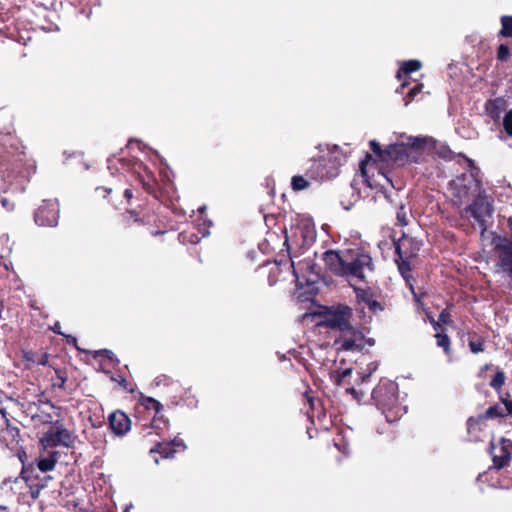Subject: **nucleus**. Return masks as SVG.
Instances as JSON below:
<instances>
[{"mask_svg":"<svg viewBox=\"0 0 512 512\" xmlns=\"http://www.w3.org/2000/svg\"><path fill=\"white\" fill-rule=\"evenodd\" d=\"M370 378V374H366L365 376L361 377L362 382L368 380Z\"/></svg>","mask_w":512,"mask_h":512,"instance_id":"nucleus-55","label":"nucleus"},{"mask_svg":"<svg viewBox=\"0 0 512 512\" xmlns=\"http://www.w3.org/2000/svg\"><path fill=\"white\" fill-rule=\"evenodd\" d=\"M76 436L59 420L53 422L52 426L43 433L39 439V448L41 451H47L49 448L64 446L72 448L75 444Z\"/></svg>","mask_w":512,"mask_h":512,"instance_id":"nucleus-9","label":"nucleus"},{"mask_svg":"<svg viewBox=\"0 0 512 512\" xmlns=\"http://www.w3.org/2000/svg\"><path fill=\"white\" fill-rule=\"evenodd\" d=\"M422 89H423V84L422 83H416L412 88L409 89V91L407 92L404 100H405V104H409L411 101L414 100V98L422 92Z\"/></svg>","mask_w":512,"mask_h":512,"instance_id":"nucleus-34","label":"nucleus"},{"mask_svg":"<svg viewBox=\"0 0 512 512\" xmlns=\"http://www.w3.org/2000/svg\"><path fill=\"white\" fill-rule=\"evenodd\" d=\"M501 29L497 36L503 38L512 37V15H503L500 17Z\"/></svg>","mask_w":512,"mask_h":512,"instance_id":"nucleus-24","label":"nucleus"},{"mask_svg":"<svg viewBox=\"0 0 512 512\" xmlns=\"http://www.w3.org/2000/svg\"><path fill=\"white\" fill-rule=\"evenodd\" d=\"M99 354H100V355H103V356H105V357H107V358H110V354H112V352H111L110 350L104 349V350H101V351L99 352Z\"/></svg>","mask_w":512,"mask_h":512,"instance_id":"nucleus-51","label":"nucleus"},{"mask_svg":"<svg viewBox=\"0 0 512 512\" xmlns=\"http://www.w3.org/2000/svg\"><path fill=\"white\" fill-rule=\"evenodd\" d=\"M428 139L425 137H408L406 142L394 143L382 149L381 145L376 140H371L369 146L373 152L366 154L365 158L360 162V169L362 174H366V166L376 161L386 163L388 165L404 166L408 163H417L423 156L427 147Z\"/></svg>","mask_w":512,"mask_h":512,"instance_id":"nucleus-1","label":"nucleus"},{"mask_svg":"<svg viewBox=\"0 0 512 512\" xmlns=\"http://www.w3.org/2000/svg\"><path fill=\"white\" fill-rule=\"evenodd\" d=\"M507 442H510V440H508L504 437H502L500 439V443L502 444L500 455L493 454V450L496 448V445L494 444V442H490L489 453L492 455L493 464L491 467H489V471H492V470L498 471V470H501L509 465L511 458H512V454L509 451L508 447L505 445Z\"/></svg>","mask_w":512,"mask_h":512,"instance_id":"nucleus-16","label":"nucleus"},{"mask_svg":"<svg viewBox=\"0 0 512 512\" xmlns=\"http://www.w3.org/2000/svg\"><path fill=\"white\" fill-rule=\"evenodd\" d=\"M485 420H480L479 415L477 417H469L467 420V431L469 434L480 431L481 430V424Z\"/></svg>","mask_w":512,"mask_h":512,"instance_id":"nucleus-33","label":"nucleus"},{"mask_svg":"<svg viewBox=\"0 0 512 512\" xmlns=\"http://www.w3.org/2000/svg\"><path fill=\"white\" fill-rule=\"evenodd\" d=\"M372 400L385 415L388 422H394L403 414L399 402L398 385L390 380H381L372 391Z\"/></svg>","mask_w":512,"mask_h":512,"instance_id":"nucleus-6","label":"nucleus"},{"mask_svg":"<svg viewBox=\"0 0 512 512\" xmlns=\"http://www.w3.org/2000/svg\"><path fill=\"white\" fill-rule=\"evenodd\" d=\"M500 400H501L502 404L504 405L503 411H504L505 417L508 415L512 416V400L503 398V397H500Z\"/></svg>","mask_w":512,"mask_h":512,"instance_id":"nucleus-41","label":"nucleus"},{"mask_svg":"<svg viewBox=\"0 0 512 512\" xmlns=\"http://www.w3.org/2000/svg\"><path fill=\"white\" fill-rule=\"evenodd\" d=\"M352 368H346L344 370H336L330 374V377L335 385L343 386L346 378L352 374Z\"/></svg>","mask_w":512,"mask_h":512,"instance_id":"nucleus-27","label":"nucleus"},{"mask_svg":"<svg viewBox=\"0 0 512 512\" xmlns=\"http://www.w3.org/2000/svg\"><path fill=\"white\" fill-rule=\"evenodd\" d=\"M266 265H269V262H266L265 264H263V266H266ZM259 267H262V265H260Z\"/></svg>","mask_w":512,"mask_h":512,"instance_id":"nucleus-58","label":"nucleus"},{"mask_svg":"<svg viewBox=\"0 0 512 512\" xmlns=\"http://www.w3.org/2000/svg\"><path fill=\"white\" fill-rule=\"evenodd\" d=\"M2 424L0 425V444L14 450L20 442V429L7 417L5 409L0 408Z\"/></svg>","mask_w":512,"mask_h":512,"instance_id":"nucleus-12","label":"nucleus"},{"mask_svg":"<svg viewBox=\"0 0 512 512\" xmlns=\"http://www.w3.org/2000/svg\"><path fill=\"white\" fill-rule=\"evenodd\" d=\"M360 313L362 314L361 317L363 318V321H362L361 325L369 324L371 322V316H366L365 315L364 308H362L360 310Z\"/></svg>","mask_w":512,"mask_h":512,"instance_id":"nucleus-47","label":"nucleus"},{"mask_svg":"<svg viewBox=\"0 0 512 512\" xmlns=\"http://www.w3.org/2000/svg\"><path fill=\"white\" fill-rule=\"evenodd\" d=\"M310 186V182L301 175H295L291 179V187L294 191H301Z\"/></svg>","mask_w":512,"mask_h":512,"instance_id":"nucleus-31","label":"nucleus"},{"mask_svg":"<svg viewBox=\"0 0 512 512\" xmlns=\"http://www.w3.org/2000/svg\"><path fill=\"white\" fill-rule=\"evenodd\" d=\"M325 161L333 164L334 171L329 172V175L336 176L337 169L339 166L343 164V161H345V157L340 155L339 151L335 149L329 153L328 158L325 159Z\"/></svg>","mask_w":512,"mask_h":512,"instance_id":"nucleus-25","label":"nucleus"},{"mask_svg":"<svg viewBox=\"0 0 512 512\" xmlns=\"http://www.w3.org/2000/svg\"><path fill=\"white\" fill-rule=\"evenodd\" d=\"M429 321L432 324L434 330L437 332L442 331L444 329L439 321V319L436 321L433 317L429 316Z\"/></svg>","mask_w":512,"mask_h":512,"instance_id":"nucleus-46","label":"nucleus"},{"mask_svg":"<svg viewBox=\"0 0 512 512\" xmlns=\"http://www.w3.org/2000/svg\"><path fill=\"white\" fill-rule=\"evenodd\" d=\"M56 376L52 378V387L64 389L67 382V373L61 369L55 370Z\"/></svg>","mask_w":512,"mask_h":512,"instance_id":"nucleus-30","label":"nucleus"},{"mask_svg":"<svg viewBox=\"0 0 512 512\" xmlns=\"http://www.w3.org/2000/svg\"><path fill=\"white\" fill-rule=\"evenodd\" d=\"M36 357H37V355L34 354L33 352H27V353H25V356H24V358L27 361L32 362V363H33V360H36Z\"/></svg>","mask_w":512,"mask_h":512,"instance_id":"nucleus-50","label":"nucleus"},{"mask_svg":"<svg viewBox=\"0 0 512 512\" xmlns=\"http://www.w3.org/2000/svg\"><path fill=\"white\" fill-rule=\"evenodd\" d=\"M49 356L47 353L37 355L36 360H33L34 364L45 366L48 364Z\"/></svg>","mask_w":512,"mask_h":512,"instance_id":"nucleus-42","label":"nucleus"},{"mask_svg":"<svg viewBox=\"0 0 512 512\" xmlns=\"http://www.w3.org/2000/svg\"><path fill=\"white\" fill-rule=\"evenodd\" d=\"M352 317L353 310L348 305L330 306L323 312V325L341 333V339L335 341V344L340 343V350L362 351L365 335L361 328L352 324Z\"/></svg>","mask_w":512,"mask_h":512,"instance_id":"nucleus-3","label":"nucleus"},{"mask_svg":"<svg viewBox=\"0 0 512 512\" xmlns=\"http://www.w3.org/2000/svg\"><path fill=\"white\" fill-rule=\"evenodd\" d=\"M178 239L184 245L190 244L192 243V233L184 230L178 234Z\"/></svg>","mask_w":512,"mask_h":512,"instance_id":"nucleus-40","label":"nucleus"},{"mask_svg":"<svg viewBox=\"0 0 512 512\" xmlns=\"http://www.w3.org/2000/svg\"><path fill=\"white\" fill-rule=\"evenodd\" d=\"M162 404L156 399L141 394L135 405L136 426L140 429L143 438L153 434L162 438L168 431L169 421L161 414Z\"/></svg>","mask_w":512,"mask_h":512,"instance_id":"nucleus-5","label":"nucleus"},{"mask_svg":"<svg viewBox=\"0 0 512 512\" xmlns=\"http://www.w3.org/2000/svg\"><path fill=\"white\" fill-rule=\"evenodd\" d=\"M322 259L327 270L349 281L367 282V274L374 271L372 257L364 251L341 254L339 251L327 250Z\"/></svg>","mask_w":512,"mask_h":512,"instance_id":"nucleus-2","label":"nucleus"},{"mask_svg":"<svg viewBox=\"0 0 512 512\" xmlns=\"http://www.w3.org/2000/svg\"><path fill=\"white\" fill-rule=\"evenodd\" d=\"M27 486L33 500H37L40 497L41 491L46 488V484H34V482L28 483Z\"/></svg>","mask_w":512,"mask_h":512,"instance_id":"nucleus-35","label":"nucleus"},{"mask_svg":"<svg viewBox=\"0 0 512 512\" xmlns=\"http://www.w3.org/2000/svg\"><path fill=\"white\" fill-rule=\"evenodd\" d=\"M16 456L22 465H24V463H27V453L24 447H20L16 451Z\"/></svg>","mask_w":512,"mask_h":512,"instance_id":"nucleus-43","label":"nucleus"},{"mask_svg":"<svg viewBox=\"0 0 512 512\" xmlns=\"http://www.w3.org/2000/svg\"><path fill=\"white\" fill-rule=\"evenodd\" d=\"M396 218H397V222L399 225L406 226L408 224L407 213H406V209H405L404 205H401L398 208Z\"/></svg>","mask_w":512,"mask_h":512,"instance_id":"nucleus-37","label":"nucleus"},{"mask_svg":"<svg viewBox=\"0 0 512 512\" xmlns=\"http://www.w3.org/2000/svg\"><path fill=\"white\" fill-rule=\"evenodd\" d=\"M436 344L438 347L442 348L445 355L450 356L452 354L451 349V340L449 336L446 334L445 329L439 331L435 334Z\"/></svg>","mask_w":512,"mask_h":512,"instance_id":"nucleus-22","label":"nucleus"},{"mask_svg":"<svg viewBox=\"0 0 512 512\" xmlns=\"http://www.w3.org/2000/svg\"><path fill=\"white\" fill-rule=\"evenodd\" d=\"M154 462H155L156 464H158L159 460H158V458H157V457H154Z\"/></svg>","mask_w":512,"mask_h":512,"instance_id":"nucleus-56","label":"nucleus"},{"mask_svg":"<svg viewBox=\"0 0 512 512\" xmlns=\"http://www.w3.org/2000/svg\"><path fill=\"white\" fill-rule=\"evenodd\" d=\"M366 343L369 344L370 346H373L375 344V340L373 338H369L366 340Z\"/></svg>","mask_w":512,"mask_h":512,"instance_id":"nucleus-53","label":"nucleus"},{"mask_svg":"<svg viewBox=\"0 0 512 512\" xmlns=\"http://www.w3.org/2000/svg\"><path fill=\"white\" fill-rule=\"evenodd\" d=\"M503 129L508 136L512 137V108L506 112L503 118Z\"/></svg>","mask_w":512,"mask_h":512,"instance_id":"nucleus-36","label":"nucleus"},{"mask_svg":"<svg viewBox=\"0 0 512 512\" xmlns=\"http://www.w3.org/2000/svg\"><path fill=\"white\" fill-rule=\"evenodd\" d=\"M1 204L4 208H6L7 210H11L13 209V204H10L9 200L6 199V198H2L1 199Z\"/></svg>","mask_w":512,"mask_h":512,"instance_id":"nucleus-49","label":"nucleus"},{"mask_svg":"<svg viewBox=\"0 0 512 512\" xmlns=\"http://www.w3.org/2000/svg\"><path fill=\"white\" fill-rule=\"evenodd\" d=\"M112 189L107 187H97L95 189V196L97 198H103L108 199L109 195L111 194Z\"/></svg>","mask_w":512,"mask_h":512,"instance_id":"nucleus-39","label":"nucleus"},{"mask_svg":"<svg viewBox=\"0 0 512 512\" xmlns=\"http://www.w3.org/2000/svg\"><path fill=\"white\" fill-rule=\"evenodd\" d=\"M422 64L419 60H408L404 61L397 72V79L402 81L400 87L397 89L398 93H404L405 88L410 84L409 75L412 72L418 71L421 68Z\"/></svg>","mask_w":512,"mask_h":512,"instance_id":"nucleus-18","label":"nucleus"},{"mask_svg":"<svg viewBox=\"0 0 512 512\" xmlns=\"http://www.w3.org/2000/svg\"><path fill=\"white\" fill-rule=\"evenodd\" d=\"M493 211V206L487 196L481 192L476 195L472 203L467 205L464 209V212L469 214L477 222L482 233L487 229L486 218L491 217Z\"/></svg>","mask_w":512,"mask_h":512,"instance_id":"nucleus-10","label":"nucleus"},{"mask_svg":"<svg viewBox=\"0 0 512 512\" xmlns=\"http://www.w3.org/2000/svg\"><path fill=\"white\" fill-rule=\"evenodd\" d=\"M509 47H510V51L512 53V40H511V43H510Z\"/></svg>","mask_w":512,"mask_h":512,"instance_id":"nucleus-57","label":"nucleus"},{"mask_svg":"<svg viewBox=\"0 0 512 512\" xmlns=\"http://www.w3.org/2000/svg\"><path fill=\"white\" fill-rule=\"evenodd\" d=\"M502 102V99L497 98L494 100H489L486 103V111L491 116L492 119L497 120L500 118L501 107L499 104Z\"/></svg>","mask_w":512,"mask_h":512,"instance_id":"nucleus-26","label":"nucleus"},{"mask_svg":"<svg viewBox=\"0 0 512 512\" xmlns=\"http://www.w3.org/2000/svg\"><path fill=\"white\" fill-rule=\"evenodd\" d=\"M511 51L507 44H500L497 48L496 58L501 62H506L510 58Z\"/></svg>","mask_w":512,"mask_h":512,"instance_id":"nucleus-32","label":"nucleus"},{"mask_svg":"<svg viewBox=\"0 0 512 512\" xmlns=\"http://www.w3.org/2000/svg\"><path fill=\"white\" fill-rule=\"evenodd\" d=\"M35 468H34V463L31 462V463H24V465H22V468H21V472H20V478L26 483H30V482H34V478H35Z\"/></svg>","mask_w":512,"mask_h":512,"instance_id":"nucleus-28","label":"nucleus"},{"mask_svg":"<svg viewBox=\"0 0 512 512\" xmlns=\"http://www.w3.org/2000/svg\"><path fill=\"white\" fill-rule=\"evenodd\" d=\"M481 182L472 173H462L450 182L453 205L460 207L481 192Z\"/></svg>","mask_w":512,"mask_h":512,"instance_id":"nucleus-8","label":"nucleus"},{"mask_svg":"<svg viewBox=\"0 0 512 512\" xmlns=\"http://www.w3.org/2000/svg\"><path fill=\"white\" fill-rule=\"evenodd\" d=\"M142 185L144 190L153 195L154 198L159 201L160 205L157 209V212L153 214H145L143 217L139 216V213L136 210H127L125 213L127 223L132 221L136 224H144V225H154L156 229H151L150 234L152 236H158L167 232L168 228V220L167 216L164 215V211L162 209H169L173 206V201L170 196L166 195V192L161 188H158V184L154 180H142Z\"/></svg>","mask_w":512,"mask_h":512,"instance_id":"nucleus-4","label":"nucleus"},{"mask_svg":"<svg viewBox=\"0 0 512 512\" xmlns=\"http://www.w3.org/2000/svg\"><path fill=\"white\" fill-rule=\"evenodd\" d=\"M505 414L503 407L500 404H494L486 409V411L479 415L480 420H489L496 418H504Z\"/></svg>","mask_w":512,"mask_h":512,"instance_id":"nucleus-23","label":"nucleus"},{"mask_svg":"<svg viewBox=\"0 0 512 512\" xmlns=\"http://www.w3.org/2000/svg\"><path fill=\"white\" fill-rule=\"evenodd\" d=\"M356 299L359 304L364 303L370 312L376 314L384 310L383 305L375 299L374 293L370 288H358L354 287Z\"/></svg>","mask_w":512,"mask_h":512,"instance_id":"nucleus-17","label":"nucleus"},{"mask_svg":"<svg viewBox=\"0 0 512 512\" xmlns=\"http://www.w3.org/2000/svg\"><path fill=\"white\" fill-rule=\"evenodd\" d=\"M347 393L352 394L354 396L357 395V390L354 387H348L346 388Z\"/></svg>","mask_w":512,"mask_h":512,"instance_id":"nucleus-52","label":"nucleus"},{"mask_svg":"<svg viewBox=\"0 0 512 512\" xmlns=\"http://www.w3.org/2000/svg\"><path fill=\"white\" fill-rule=\"evenodd\" d=\"M394 247L398 271L408 281L422 247V241L403 233L398 240H394Z\"/></svg>","mask_w":512,"mask_h":512,"instance_id":"nucleus-7","label":"nucleus"},{"mask_svg":"<svg viewBox=\"0 0 512 512\" xmlns=\"http://www.w3.org/2000/svg\"><path fill=\"white\" fill-rule=\"evenodd\" d=\"M508 227L511 231V239H505L502 244L496 246L499 252L500 268L512 277V218L508 219Z\"/></svg>","mask_w":512,"mask_h":512,"instance_id":"nucleus-14","label":"nucleus"},{"mask_svg":"<svg viewBox=\"0 0 512 512\" xmlns=\"http://www.w3.org/2000/svg\"><path fill=\"white\" fill-rule=\"evenodd\" d=\"M303 397L307 401V403L310 405V408L313 410L315 402H316V399L308 391H306L304 393Z\"/></svg>","mask_w":512,"mask_h":512,"instance_id":"nucleus-45","label":"nucleus"},{"mask_svg":"<svg viewBox=\"0 0 512 512\" xmlns=\"http://www.w3.org/2000/svg\"><path fill=\"white\" fill-rule=\"evenodd\" d=\"M155 445L149 450L150 455L159 454L161 458H172L175 453L183 452L186 449L181 439L175 438L172 441L155 440Z\"/></svg>","mask_w":512,"mask_h":512,"instance_id":"nucleus-13","label":"nucleus"},{"mask_svg":"<svg viewBox=\"0 0 512 512\" xmlns=\"http://www.w3.org/2000/svg\"><path fill=\"white\" fill-rule=\"evenodd\" d=\"M109 427L117 436L126 435L131 429V419L121 410H116L108 416Z\"/></svg>","mask_w":512,"mask_h":512,"instance_id":"nucleus-15","label":"nucleus"},{"mask_svg":"<svg viewBox=\"0 0 512 512\" xmlns=\"http://www.w3.org/2000/svg\"><path fill=\"white\" fill-rule=\"evenodd\" d=\"M52 480V476L46 475L43 477H40L38 474L35 475L34 478V484H46V487L48 486V482Z\"/></svg>","mask_w":512,"mask_h":512,"instance_id":"nucleus-44","label":"nucleus"},{"mask_svg":"<svg viewBox=\"0 0 512 512\" xmlns=\"http://www.w3.org/2000/svg\"><path fill=\"white\" fill-rule=\"evenodd\" d=\"M124 198L126 199L127 203H130L131 199L133 198V192L131 189H125L123 193Z\"/></svg>","mask_w":512,"mask_h":512,"instance_id":"nucleus-48","label":"nucleus"},{"mask_svg":"<svg viewBox=\"0 0 512 512\" xmlns=\"http://www.w3.org/2000/svg\"><path fill=\"white\" fill-rule=\"evenodd\" d=\"M59 204L56 200H44L34 214V221L43 227H54L59 220Z\"/></svg>","mask_w":512,"mask_h":512,"instance_id":"nucleus-11","label":"nucleus"},{"mask_svg":"<svg viewBox=\"0 0 512 512\" xmlns=\"http://www.w3.org/2000/svg\"><path fill=\"white\" fill-rule=\"evenodd\" d=\"M506 380V375L501 369H497L494 377L490 381L489 385L492 387L495 391L499 392L504 385Z\"/></svg>","mask_w":512,"mask_h":512,"instance_id":"nucleus-29","label":"nucleus"},{"mask_svg":"<svg viewBox=\"0 0 512 512\" xmlns=\"http://www.w3.org/2000/svg\"><path fill=\"white\" fill-rule=\"evenodd\" d=\"M206 206H201L198 208L199 212V219L198 221H202V223L197 224V230L198 233L201 235L200 237H197V241L200 240L203 237H206L210 234V228L212 227L213 223L210 219H207L205 216Z\"/></svg>","mask_w":512,"mask_h":512,"instance_id":"nucleus-20","label":"nucleus"},{"mask_svg":"<svg viewBox=\"0 0 512 512\" xmlns=\"http://www.w3.org/2000/svg\"><path fill=\"white\" fill-rule=\"evenodd\" d=\"M439 321L444 325H451L453 323L452 316L448 308L443 309L439 314Z\"/></svg>","mask_w":512,"mask_h":512,"instance_id":"nucleus-38","label":"nucleus"},{"mask_svg":"<svg viewBox=\"0 0 512 512\" xmlns=\"http://www.w3.org/2000/svg\"><path fill=\"white\" fill-rule=\"evenodd\" d=\"M59 457V451H48L45 457H39L38 459H36L37 468L43 473L51 472L55 469Z\"/></svg>","mask_w":512,"mask_h":512,"instance_id":"nucleus-19","label":"nucleus"},{"mask_svg":"<svg viewBox=\"0 0 512 512\" xmlns=\"http://www.w3.org/2000/svg\"><path fill=\"white\" fill-rule=\"evenodd\" d=\"M468 338H469L468 345H469L470 351L473 354H478V353L484 352L485 339L482 336H479L476 332H469Z\"/></svg>","mask_w":512,"mask_h":512,"instance_id":"nucleus-21","label":"nucleus"},{"mask_svg":"<svg viewBox=\"0 0 512 512\" xmlns=\"http://www.w3.org/2000/svg\"><path fill=\"white\" fill-rule=\"evenodd\" d=\"M492 367L491 364H485L483 367H482V370H488Z\"/></svg>","mask_w":512,"mask_h":512,"instance_id":"nucleus-54","label":"nucleus"}]
</instances>
